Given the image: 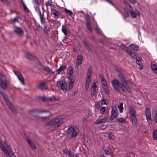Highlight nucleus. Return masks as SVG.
I'll use <instances>...</instances> for the list:
<instances>
[{
  "label": "nucleus",
  "mask_w": 157,
  "mask_h": 157,
  "mask_svg": "<svg viewBox=\"0 0 157 157\" xmlns=\"http://www.w3.org/2000/svg\"><path fill=\"white\" fill-rule=\"evenodd\" d=\"M117 75L121 80V83H120V86L122 91L124 92L131 93L130 89L126 82V79L123 74L118 70Z\"/></svg>",
  "instance_id": "nucleus-1"
},
{
  "label": "nucleus",
  "mask_w": 157,
  "mask_h": 157,
  "mask_svg": "<svg viewBox=\"0 0 157 157\" xmlns=\"http://www.w3.org/2000/svg\"><path fill=\"white\" fill-rule=\"evenodd\" d=\"M5 144L6 148L2 142L0 141V148L4 152L6 156L9 157H16L10 145H8L6 142L5 143Z\"/></svg>",
  "instance_id": "nucleus-2"
},
{
  "label": "nucleus",
  "mask_w": 157,
  "mask_h": 157,
  "mask_svg": "<svg viewBox=\"0 0 157 157\" xmlns=\"http://www.w3.org/2000/svg\"><path fill=\"white\" fill-rule=\"evenodd\" d=\"M63 118V116H59L54 120H52L48 122L47 125H53L55 128H57L63 124V121L62 119Z\"/></svg>",
  "instance_id": "nucleus-3"
},
{
  "label": "nucleus",
  "mask_w": 157,
  "mask_h": 157,
  "mask_svg": "<svg viewBox=\"0 0 157 157\" xmlns=\"http://www.w3.org/2000/svg\"><path fill=\"white\" fill-rule=\"evenodd\" d=\"M45 113L47 114L46 116L41 117V118H47L50 117L52 115V113L49 111L46 110L35 109L31 110L29 112V113L31 115L34 116H36L37 115L41 113Z\"/></svg>",
  "instance_id": "nucleus-4"
},
{
  "label": "nucleus",
  "mask_w": 157,
  "mask_h": 157,
  "mask_svg": "<svg viewBox=\"0 0 157 157\" xmlns=\"http://www.w3.org/2000/svg\"><path fill=\"white\" fill-rule=\"evenodd\" d=\"M130 117L132 121V124L136 126L137 123L136 117V112L134 109L131 106L129 107Z\"/></svg>",
  "instance_id": "nucleus-5"
},
{
  "label": "nucleus",
  "mask_w": 157,
  "mask_h": 157,
  "mask_svg": "<svg viewBox=\"0 0 157 157\" xmlns=\"http://www.w3.org/2000/svg\"><path fill=\"white\" fill-rule=\"evenodd\" d=\"M0 86L4 90L7 89L9 84V82L7 81L6 76L2 73H0Z\"/></svg>",
  "instance_id": "nucleus-6"
},
{
  "label": "nucleus",
  "mask_w": 157,
  "mask_h": 157,
  "mask_svg": "<svg viewBox=\"0 0 157 157\" xmlns=\"http://www.w3.org/2000/svg\"><path fill=\"white\" fill-rule=\"evenodd\" d=\"M1 94L2 96L7 105L8 106L10 109L11 110L13 113L15 114L16 113V110L15 109L13 105L10 101L7 95L4 93L2 92Z\"/></svg>",
  "instance_id": "nucleus-7"
},
{
  "label": "nucleus",
  "mask_w": 157,
  "mask_h": 157,
  "mask_svg": "<svg viewBox=\"0 0 157 157\" xmlns=\"http://www.w3.org/2000/svg\"><path fill=\"white\" fill-rule=\"evenodd\" d=\"M69 131L67 133L68 135L71 137H75L77 136V133L78 130L76 128L71 126L68 128Z\"/></svg>",
  "instance_id": "nucleus-8"
},
{
  "label": "nucleus",
  "mask_w": 157,
  "mask_h": 157,
  "mask_svg": "<svg viewBox=\"0 0 157 157\" xmlns=\"http://www.w3.org/2000/svg\"><path fill=\"white\" fill-rule=\"evenodd\" d=\"M13 32L20 37L23 36L24 35V31L21 28L18 26L14 27Z\"/></svg>",
  "instance_id": "nucleus-9"
},
{
  "label": "nucleus",
  "mask_w": 157,
  "mask_h": 157,
  "mask_svg": "<svg viewBox=\"0 0 157 157\" xmlns=\"http://www.w3.org/2000/svg\"><path fill=\"white\" fill-rule=\"evenodd\" d=\"M118 114V111L117 108L115 106H113L111 109L110 120H113L117 116Z\"/></svg>",
  "instance_id": "nucleus-10"
},
{
  "label": "nucleus",
  "mask_w": 157,
  "mask_h": 157,
  "mask_svg": "<svg viewBox=\"0 0 157 157\" xmlns=\"http://www.w3.org/2000/svg\"><path fill=\"white\" fill-rule=\"evenodd\" d=\"M57 86L58 87H60L62 90L67 91V82L65 81H61L58 82L57 83Z\"/></svg>",
  "instance_id": "nucleus-11"
},
{
  "label": "nucleus",
  "mask_w": 157,
  "mask_h": 157,
  "mask_svg": "<svg viewBox=\"0 0 157 157\" xmlns=\"http://www.w3.org/2000/svg\"><path fill=\"white\" fill-rule=\"evenodd\" d=\"M111 83L114 88L118 91L120 90L119 85L120 84V82L119 80L117 79H114L112 81Z\"/></svg>",
  "instance_id": "nucleus-12"
},
{
  "label": "nucleus",
  "mask_w": 157,
  "mask_h": 157,
  "mask_svg": "<svg viewBox=\"0 0 157 157\" xmlns=\"http://www.w3.org/2000/svg\"><path fill=\"white\" fill-rule=\"evenodd\" d=\"M145 116L148 123L149 124L151 123L152 122L151 112L148 108H146V109Z\"/></svg>",
  "instance_id": "nucleus-13"
},
{
  "label": "nucleus",
  "mask_w": 157,
  "mask_h": 157,
  "mask_svg": "<svg viewBox=\"0 0 157 157\" xmlns=\"http://www.w3.org/2000/svg\"><path fill=\"white\" fill-rule=\"evenodd\" d=\"M13 72L15 75L17 77L21 84L23 85H25L24 78L20 73L16 70H14Z\"/></svg>",
  "instance_id": "nucleus-14"
},
{
  "label": "nucleus",
  "mask_w": 157,
  "mask_h": 157,
  "mask_svg": "<svg viewBox=\"0 0 157 157\" xmlns=\"http://www.w3.org/2000/svg\"><path fill=\"white\" fill-rule=\"evenodd\" d=\"M38 87L41 90H47L48 89V84L47 82H40L37 85Z\"/></svg>",
  "instance_id": "nucleus-15"
},
{
  "label": "nucleus",
  "mask_w": 157,
  "mask_h": 157,
  "mask_svg": "<svg viewBox=\"0 0 157 157\" xmlns=\"http://www.w3.org/2000/svg\"><path fill=\"white\" fill-rule=\"evenodd\" d=\"M70 82L69 85L68 87H67V91H70L72 88L73 87V84L75 82V79L73 78H71L69 77Z\"/></svg>",
  "instance_id": "nucleus-16"
},
{
  "label": "nucleus",
  "mask_w": 157,
  "mask_h": 157,
  "mask_svg": "<svg viewBox=\"0 0 157 157\" xmlns=\"http://www.w3.org/2000/svg\"><path fill=\"white\" fill-rule=\"evenodd\" d=\"M108 118L107 117L101 118L96 120L95 122L96 124H99L102 123H105L107 122Z\"/></svg>",
  "instance_id": "nucleus-17"
},
{
  "label": "nucleus",
  "mask_w": 157,
  "mask_h": 157,
  "mask_svg": "<svg viewBox=\"0 0 157 157\" xmlns=\"http://www.w3.org/2000/svg\"><path fill=\"white\" fill-rule=\"evenodd\" d=\"M141 60L142 59L141 57H136V63L140 66V70L142 69L143 67Z\"/></svg>",
  "instance_id": "nucleus-18"
},
{
  "label": "nucleus",
  "mask_w": 157,
  "mask_h": 157,
  "mask_svg": "<svg viewBox=\"0 0 157 157\" xmlns=\"http://www.w3.org/2000/svg\"><path fill=\"white\" fill-rule=\"evenodd\" d=\"M83 57L81 55H78L77 57V60L76 62V64L77 66H79L81 64L82 61Z\"/></svg>",
  "instance_id": "nucleus-19"
},
{
  "label": "nucleus",
  "mask_w": 157,
  "mask_h": 157,
  "mask_svg": "<svg viewBox=\"0 0 157 157\" xmlns=\"http://www.w3.org/2000/svg\"><path fill=\"white\" fill-rule=\"evenodd\" d=\"M103 149L106 155H109L110 154V149L108 145L106 144L104 145L103 147Z\"/></svg>",
  "instance_id": "nucleus-20"
},
{
  "label": "nucleus",
  "mask_w": 157,
  "mask_h": 157,
  "mask_svg": "<svg viewBox=\"0 0 157 157\" xmlns=\"http://www.w3.org/2000/svg\"><path fill=\"white\" fill-rule=\"evenodd\" d=\"M151 67L154 73L157 74V65L156 64L155 62H151Z\"/></svg>",
  "instance_id": "nucleus-21"
},
{
  "label": "nucleus",
  "mask_w": 157,
  "mask_h": 157,
  "mask_svg": "<svg viewBox=\"0 0 157 157\" xmlns=\"http://www.w3.org/2000/svg\"><path fill=\"white\" fill-rule=\"evenodd\" d=\"M27 141L29 145V146L32 148L33 149H34L36 148V146L31 140L30 139L28 138L27 139Z\"/></svg>",
  "instance_id": "nucleus-22"
},
{
  "label": "nucleus",
  "mask_w": 157,
  "mask_h": 157,
  "mask_svg": "<svg viewBox=\"0 0 157 157\" xmlns=\"http://www.w3.org/2000/svg\"><path fill=\"white\" fill-rule=\"evenodd\" d=\"M128 10L132 17L133 18H136V15L135 14V12H134L132 6L128 9Z\"/></svg>",
  "instance_id": "nucleus-23"
},
{
  "label": "nucleus",
  "mask_w": 157,
  "mask_h": 157,
  "mask_svg": "<svg viewBox=\"0 0 157 157\" xmlns=\"http://www.w3.org/2000/svg\"><path fill=\"white\" fill-rule=\"evenodd\" d=\"M66 67V66L61 65L60 66L59 68L57 70V74H60V72L64 71Z\"/></svg>",
  "instance_id": "nucleus-24"
},
{
  "label": "nucleus",
  "mask_w": 157,
  "mask_h": 157,
  "mask_svg": "<svg viewBox=\"0 0 157 157\" xmlns=\"http://www.w3.org/2000/svg\"><path fill=\"white\" fill-rule=\"evenodd\" d=\"M67 27L64 25H63L62 27V32L65 36H66L67 34Z\"/></svg>",
  "instance_id": "nucleus-25"
},
{
  "label": "nucleus",
  "mask_w": 157,
  "mask_h": 157,
  "mask_svg": "<svg viewBox=\"0 0 157 157\" xmlns=\"http://www.w3.org/2000/svg\"><path fill=\"white\" fill-rule=\"evenodd\" d=\"M40 19V21L41 24H42L45 22V20L44 17V12L43 14H41L39 15Z\"/></svg>",
  "instance_id": "nucleus-26"
},
{
  "label": "nucleus",
  "mask_w": 157,
  "mask_h": 157,
  "mask_svg": "<svg viewBox=\"0 0 157 157\" xmlns=\"http://www.w3.org/2000/svg\"><path fill=\"white\" fill-rule=\"evenodd\" d=\"M82 42L87 50L89 51H91V48L87 42L85 40H83Z\"/></svg>",
  "instance_id": "nucleus-27"
},
{
  "label": "nucleus",
  "mask_w": 157,
  "mask_h": 157,
  "mask_svg": "<svg viewBox=\"0 0 157 157\" xmlns=\"http://www.w3.org/2000/svg\"><path fill=\"white\" fill-rule=\"evenodd\" d=\"M92 71V67L90 66L88 69V72L87 74V77L90 78L91 76V72Z\"/></svg>",
  "instance_id": "nucleus-28"
},
{
  "label": "nucleus",
  "mask_w": 157,
  "mask_h": 157,
  "mask_svg": "<svg viewBox=\"0 0 157 157\" xmlns=\"http://www.w3.org/2000/svg\"><path fill=\"white\" fill-rule=\"evenodd\" d=\"M26 57L29 59H34V56L30 53H27L25 55Z\"/></svg>",
  "instance_id": "nucleus-29"
},
{
  "label": "nucleus",
  "mask_w": 157,
  "mask_h": 157,
  "mask_svg": "<svg viewBox=\"0 0 157 157\" xmlns=\"http://www.w3.org/2000/svg\"><path fill=\"white\" fill-rule=\"evenodd\" d=\"M63 151L64 153L67 155H68L70 156L71 155V151L69 149H64Z\"/></svg>",
  "instance_id": "nucleus-30"
},
{
  "label": "nucleus",
  "mask_w": 157,
  "mask_h": 157,
  "mask_svg": "<svg viewBox=\"0 0 157 157\" xmlns=\"http://www.w3.org/2000/svg\"><path fill=\"white\" fill-rule=\"evenodd\" d=\"M125 51L128 53L132 57L134 56H136L135 54L131 50H128V49L127 48L125 49Z\"/></svg>",
  "instance_id": "nucleus-31"
},
{
  "label": "nucleus",
  "mask_w": 157,
  "mask_h": 157,
  "mask_svg": "<svg viewBox=\"0 0 157 157\" xmlns=\"http://www.w3.org/2000/svg\"><path fill=\"white\" fill-rule=\"evenodd\" d=\"M73 68H74V67H69V68H70L69 71V72L68 73V74L69 75V77H70V78H72V77H71V76L72 74L73 73Z\"/></svg>",
  "instance_id": "nucleus-32"
},
{
  "label": "nucleus",
  "mask_w": 157,
  "mask_h": 157,
  "mask_svg": "<svg viewBox=\"0 0 157 157\" xmlns=\"http://www.w3.org/2000/svg\"><path fill=\"white\" fill-rule=\"evenodd\" d=\"M153 138L154 140H157V129H155L153 134Z\"/></svg>",
  "instance_id": "nucleus-33"
},
{
  "label": "nucleus",
  "mask_w": 157,
  "mask_h": 157,
  "mask_svg": "<svg viewBox=\"0 0 157 157\" xmlns=\"http://www.w3.org/2000/svg\"><path fill=\"white\" fill-rule=\"evenodd\" d=\"M95 30L97 33L99 35H101L102 36H104L101 30L99 28H95Z\"/></svg>",
  "instance_id": "nucleus-34"
},
{
  "label": "nucleus",
  "mask_w": 157,
  "mask_h": 157,
  "mask_svg": "<svg viewBox=\"0 0 157 157\" xmlns=\"http://www.w3.org/2000/svg\"><path fill=\"white\" fill-rule=\"evenodd\" d=\"M123 103H121L120 105L118 106V107L119 109L120 112L121 113H122L123 112Z\"/></svg>",
  "instance_id": "nucleus-35"
},
{
  "label": "nucleus",
  "mask_w": 157,
  "mask_h": 157,
  "mask_svg": "<svg viewBox=\"0 0 157 157\" xmlns=\"http://www.w3.org/2000/svg\"><path fill=\"white\" fill-rule=\"evenodd\" d=\"M36 27V31L39 32L42 29V27L39 24H36L35 25Z\"/></svg>",
  "instance_id": "nucleus-36"
},
{
  "label": "nucleus",
  "mask_w": 157,
  "mask_h": 157,
  "mask_svg": "<svg viewBox=\"0 0 157 157\" xmlns=\"http://www.w3.org/2000/svg\"><path fill=\"white\" fill-rule=\"evenodd\" d=\"M108 137L109 139L113 140L114 139L115 136L112 133L109 132L108 134Z\"/></svg>",
  "instance_id": "nucleus-37"
},
{
  "label": "nucleus",
  "mask_w": 157,
  "mask_h": 157,
  "mask_svg": "<svg viewBox=\"0 0 157 157\" xmlns=\"http://www.w3.org/2000/svg\"><path fill=\"white\" fill-rule=\"evenodd\" d=\"M42 69L44 70L45 71L48 72H51L52 73H54V71H51V69L48 67H43Z\"/></svg>",
  "instance_id": "nucleus-38"
},
{
  "label": "nucleus",
  "mask_w": 157,
  "mask_h": 157,
  "mask_svg": "<svg viewBox=\"0 0 157 157\" xmlns=\"http://www.w3.org/2000/svg\"><path fill=\"white\" fill-rule=\"evenodd\" d=\"M64 11L65 13L68 14L70 16H72L73 14V12L71 10H68L66 8L64 9Z\"/></svg>",
  "instance_id": "nucleus-39"
},
{
  "label": "nucleus",
  "mask_w": 157,
  "mask_h": 157,
  "mask_svg": "<svg viewBox=\"0 0 157 157\" xmlns=\"http://www.w3.org/2000/svg\"><path fill=\"white\" fill-rule=\"evenodd\" d=\"M86 26L87 28L89 29L90 32H92V29L91 26L89 22H86Z\"/></svg>",
  "instance_id": "nucleus-40"
},
{
  "label": "nucleus",
  "mask_w": 157,
  "mask_h": 157,
  "mask_svg": "<svg viewBox=\"0 0 157 157\" xmlns=\"http://www.w3.org/2000/svg\"><path fill=\"white\" fill-rule=\"evenodd\" d=\"M116 121L117 122L124 123L125 121V120L123 118H120L119 119H116Z\"/></svg>",
  "instance_id": "nucleus-41"
},
{
  "label": "nucleus",
  "mask_w": 157,
  "mask_h": 157,
  "mask_svg": "<svg viewBox=\"0 0 157 157\" xmlns=\"http://www.w3.org/2000/svg\"><path fill=\"white\" fill-rule=\"evenodd\" d=\"M52 13L55 17H57L58 16L59 13L56 10L53 9L52 10Z\"/></svg>",
  "instance_id": "nucleus-42"
},
{
  "label": "nucleus",
  "mask_w": 157,
  "mask_h": 157,
  "mask_svg": "<svg viewBox=\"0 0 157 157\" xmlns=\"http://www.w3.org/2000/svg\"><path fill=\"white\" fill-rule=\"evenodd\" d=\"M132 47L133 49L136 51H137L139 49L138 46L136 44H132Z\"/></svg>",
  "instance_id": "nucleus-43"
},
{
  "label": "nucleus",
  "mask_w": 157,
  "mask_h": 157,
  "mask_svg": "<svg viewBox=\"0 0 157 157\" xmlns=\"http://www.w3.org/2000/svg\"><path fill=\"white\" fill-rule=\"evenodd\" d=\"M153 113L154 114V117L155 121L156 123H157V111L156 110H155L153 111Z\"/></svg>",
  "instance_id": "nucleus-44"
},
{
  "label": "nucleus",
  "mask_w": 157,
  "mask_h": 157,
  "mask_svg": "<svg viewBox=\"0 0 157 157\" xmlns=\"http://www.w3.org/2000/svg\"><path fill=\"white\" fill-rule=\"evenodd\" d=\"M106 107H102L101 108L100 110V113L101 114H103L106 111Z\"/></svg>",
  "instance_id": "nucleus-45"
},
{
  "label": "nucleus",
  "mask_w": 157,
  "mask_h": 157,
  "mask_svg": "<svg viewBox=\"0 0 157 157\" xmlns=\"http://www.w3.org/2000/svg\"><path fill=\"white\" fill-rule=\"evenodd\" d=\"M91 81L90 78H88L87 77L86 81V85H89L90 82Z\"/></svg>",
  "instance_id": "nucleus-46"
},
{
  "label": "nucleus",
  "mask_w": 157,
  "mask_h": 157,
  "mask_svg": "<svg viewBox=\"0 0 157 157\" xmlns=\"http://www.w3.org/2000/svg\"><path fill=\"white\" fill-rule=\"evenodd\" d=\"M35 9L36 12L38 13V15L42 13L39 8L38 7H35Z\"/></svg>",
  "instance_id": "nucleus-47"
},
{
  "label": "nucleus",
  "mask_w": 157,
  "mask_h": 157,
  "mask_svg": "<svg viewBox=\"0 0 157 157\" xmlns=\"http://www.w3.org/2000/svg\"><path fill=\"white\" fill-rule=\"evenodd\" d=\"M52 3V1L48 0L46 3V6H50Z\"/></svg>",
  "instance_id": "nucleus-48"
},
{
  "label": "nucleus",
  "mask_w": 157,
  "mask_h": 157,
  "mask_svg": "<svg viewBox=\"0 0 157 157\" xmlns=\"http://www.w3.org/2000/svg\"><path fill=\"white\" fill-rule=\"evenodd\" d=\"M23 8L25 11L26 13H28L29 12V9L27 7L26 5L23 6Z\"/></svg>",
  "instance_id": "nucleus-49"
},
{
  "label": "nucleus",
  "mask_w": 157,
  "mask_h": 157,
  "mask_svg": "<svg viewBox=\"0 0 157 157\" xmlns=\"http://www.w3.org/2000/svg\"><path fill=\"white\" fill-rule=\"evenodd\" d=\"M123 1L125 4L128 6L129 8L132 7L129 4L126 0H123Z\"/></svg>",
  "instance_id": "nucleus-50"
},
{
  "label": "nucleus",
  "mask_w": 157,
  "mask_h": 157,
  "mask_svg": "<svg viewBox=\"0 0 157 157\" xmlns=\"http://www.w3.org/2000/svg\"><path fill=\"white\" fill-rule=\"evenodd\" d=\"M18 17H15L13 19H11V21L13 22H15L16 21H18Z\"/></svg>",
  "instance_id": "nucleus-51"
},
{
  "label": "nucleus",
  "mask_w": 157,
  "mask_h": 157,
  "mask_svg": "<svg viewBox=\"0 0 157 157\" xmlns=\"http://www.w3.org/2000/svg\"><path fill=\"white\" fill-rule=\"evenodd\" d=\"M86 143L89 146L91 147L92 146V142L90 140H87L86 141Z\"/></svg>",
  "instance_id": "nucleus-52"
},
{
  "label": "nucleus",
  "mask_w": 157,
  "mask_h": 157,
  "mask_svg": "<svg viewBox=\"0 0 157 157\" xmlns=\"http://www.w3.org/2000/svg\"><path fill=\"white\" fill-rule=\"evenodd\" d=\"M135 12L136 15H138L140 16V11L137 9H136L135 10Z\"/></svg>",
  "instance_id": "nucleus-53"
},
{
  "label": "nucleus",
  "mask_w": 157,
  "mask_h": 157,
  "mask_svg": "<svg viewBox=\"0 0 157 157\" xmlns=\"http://www.w3.org/2000/svg\"><path fill=\"white\" fill-rule=\"evenodd\" d=\"M39 98L41 101H46V99L44 97L40 96Z\"/></svg>",
  "instance_id": "nucleus-54"
},
{
  "label": "nucleus",
  "mask_w": 157,
  "mask_h": 157,
  "mask_svg": "<svg viewBox=\"0 0 157 157\" xmlns=\"http://www.w3.org/2000/svg\"><path fill=\"white\" fill-rule=\"evenodd\" d=\"M49 30V29L47 28V27H44V32L45 33H48Z\"/></svg>",
  "instance_id": "nucleus-55"
},
{
  "label": "nucleus",
  "mask_w": 157,
  "mask_h": 157,
  "mask_svg": "<svg viewBox=\"0 0 157 157\" xmlns=\"http://www.w3.org/2000/svg\"><path fill=\"white\" fill-rule=\"evenodd\" d=\"M97 85L96 83L95 82H94L93 85L91 87L93 88H96L97 87Z\"/></svg>",
  "instance_id": "nucleus-56"
},
{
  "label": "nucleus",
  "mask_w": 157,
  "mask_h": 157,
  "mask_svg": "<svg viewBox=\"0 0 157 157\" xmlns=\"http://www.w3.org/2000/svg\"><path fill=\"white\" fill-rule=\"evenodd\" d=\"M95 106H96V108L97 109H99L100 108V104H99L98 103H96L95 104Z\"/></svg>",
  "instance_id": "nucleus-57"
},
{
  "label": "nucleus",
  "mask_w": 157,
  "mask_h": 157,
  "mask_svg": "<svg viewBox=\"0 0 157 157\" xmlns=\"http://www.w3.org/2000/svg\"><path fill=\"white\" fill-rule=\"evenodd\" d=\"M86 20L90 22V18L89 15L88 14H86Z\"/></svg>",
  "instance_id": "nucleus-58"
},
{
  "label": "nucleus",
  "mask_w": 157,
  "mask_h": 157,
  "mask_svg": "<svg viewBox=\"0 0 157 157\" xmlns=\"http://www.w3.org/2000/svg\"><path fill=\"white\" fill-rule=\"evenodd\" d=\"M101 104L102 105L106 104V100L105 99H103L101 101Z\"/></svg>",
  "instance_id": "nucleus-59"
},
{
  "label": "nucleus",
  "mask_w": 157,
  "mask_h": 157,
  "mask_svg": "<svg viewBox=\"0 0 157 157\" xmlns=\"http://www.w3.org/2000/svg\"><path fill=\"white\" fill-rule=\"evenodd\" d=\"M125 15L126 17H128L129 16V13L128 11H126L125 12Z\"/></svg>",
  "instance_id": "nucleus-60"
},
{
  "label": "nucleus",
  "mask_w": 157,
  "mask_h": 157,
  "mask_svg": "<svg viewBox=\"0 0 157 157\" xmlns=\"http://www.w3.org/2000/svg\"><path fill=\"white\" fill-rule=\"evenodd\" d=\"M37 64L39 65V66H41L42 67H43V65L39 61H38V62L37 63Z\"/></svg>",
  "instance_id": "nucleus-61"
},
{
  "label": "nucleus",
  "mask_w": 157,
  "mask_h": 157,
  "mask_svg": "<svg viewBox=\"0 0 157 157\" xmlns=\"http://www.w3.org/2000/svg\"><path fill=\"white\" fill-rule=\"evenodd\" d=\"M100 78L101 80V81H104L105 80V78L104 77L102 76H100Z\"/></svg>",
  "instance_id": "nucleus-62"
},
{
  "label": "nucleus",
  "mask_w": 157,
  "mask_h": 157,
  "mask_svg": "<svg viewBox=\"0 0 157 157\" xmlns=\"http://www.w3.org/2000/svg\"><path fill=\"white\" fill-rule=\"evenodd\" d=\"M35 1V3L36 4L38 5H40L38 0H34Z\"/></svg>",
  "instance_id": "nucleus-63"
},
{
  "label": "nucleus",
  "mask_w": 157,
  "mask_h": 157,
  "mask_svg": "<svg viewBox=\"0 0 157 157\" xmlns=\"http://www.w3.org/2000/svg\"><path fill=\"white\" fill-rule=\"evenodd\" d=\"M101 83H102V84L103 86H105L106 83V82L105 80H104V81H101Z\"/></svg>",
  "instance_id": "nucleus-64"
}]
</instances>
